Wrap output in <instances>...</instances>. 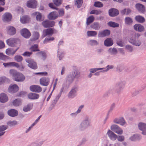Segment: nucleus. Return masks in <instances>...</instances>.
<instances>
[{"mask_svg": "<svg viewBox=\"0 0 146 146\" xmlns=\"http://www.w3.org/2000/svg\"><path fill=\"white\" fill-rule=\"evenodd\" d=\"M39 37V34L38 32H35L33 33V38L31 39V41H35L38 39Z\"/></svg>", "mask_w": 146, "mask_h": 146, "instance_id": "09e8293b", "label": "nucleus"}, {"mask_svg": "<svg viewBox=\"0 0 146 146\" xmlns=\"http://www.w3.org/2000/svg\"><path fill=\"white\" fill-rule=\"evenodd\" d=\"M137 127L141 133L144 136H146V123L139 122L137 124Z\"/></svg>", "mask_w": 146, "mask_h": 146, "instance_id": "20e7f679", "label": "nucleus"}, {"mask_svg": "<svg viewBox=\"0 0 146 146\" xmlns=\"http://www.w3.org/2000/svg\"><path fill=\"white\" fill-rule=\"evenodd\" d=\"M94 6L96 7L100 8L103 7V4L99 1H96L95 2Z\"/></svg>", "mask_w": 146, "mask_h": 146, "instance_id": "4d7b16f0", "label": "nucleus"}, {"mask_svg": "<svg viewBox=\"0 0 146 146\" xmlns=\"http://www.w3.org/2000/svg\"><path fill=\"white\" fill-rule=\"evenodd\" d=\"M108 52L111 55H115L117 54V49L114 48H110L108 50Z\"/></svg>", "mask_w": 146, "mask_h": 146, "instance_id": "a19ab883", "label": "nucleus"}, {"mask_svg": "<svg viewBox=\"0 0 146 146\" xmlns=\"http://www.w3.org/2000/svg\"><path fill=\"white\" fill-rule=\"evenodd\" d=\"M19 41V39L16 38H10L6 40L7 44L10 46H13L15 44Z\"/></svg>", "mask_w": 146, "mask_h": 146, "instance_id": "2eb2a0df", "label": "nucleus"}, {"mask_svg": "<svg viewBox=\"0 0 146 146\" xmlns=\"http://www.w3.org/2000/svg\"><path fill=\"white\" fill-rule=\"evenodd\" d=\"M9 81V79L5 77H0V84Z\"/></svg>", "mask_w": 146, "mask_h": 146, "instance_id": "6e6d98bb", "label": "nucleus"}, {"mask_svg": "<svg viewBox=\"0 0 146 146\" xmlns=\"http://www.w3.org/2000/svg\"><path fill=\"white\" fill-rule=\"evenodd\" d=\"M136 9L139 12H143L145 11V7L143 5L141 4L137 3L135 5Z\"/></svg>", "mask_w": 146, "mask_h": 146, "instance_id": "c9c22d12", "label": "nucleus"}, {"mask_svg": "<svg viewBox=\"0 0 146 146\" xmlns=\"http://www.w3.org/2000/svg\"><path fill=\"white\" fill-rule=\"evenodd\" d=\"M90 119L88 116H85L80 123L79 127L78 129L81 131L85 130L88 127L90 126Z\"/></svg>", "mask_w": 146, "mask_h": 146, "instance_id": "f03ea898", "label": "nucleus"}, {"mask_svg": "<svg viewBox=\"0 0 146 146\" xmlns=\"http://www.w3.org/2000/svg\"><path fill=\"white\" fill-rule=\"evenodd\" d=\"M60 95H57L52 100V103L50 107V109H52L55 106L57 102L59 100L60 97Z\"/></svg>", "mask_w": 146, "mask_h": 146, "instance_id": "bb28decb", "label": "nucleus"}, {"mask_svg": "<svg viewBox=\"0 0 146 146\" xmlns=\"http://www.w3.org/2000/svg\"><path fill=\"white\" fill-rule=\"evenodd\" d=\"M82 0H76L75 4L78 8H79L82 5Z\"/></svg>", "mask_w": 146, "mask_h": 146, "instance_id": "864d4df0", "label": "nucleus"}, {"mask_svg": "<svg viewBox=\"0 0 146 146\" xmlns=\"http://www.w3.org/2000/svg\"><path fill=\"white\" fill-rule=\"evenodd\" d=\"M15 60L17 62H20L23 60V57L19 55H17L14 57Z\"/></svg>", "mask_w": 146, "mask_h": 146, "instance_id": "680f3d73", "label": "nucleus"}, {"mask_svg": "<svg viewBox=\"0 0 146 146\" xmlns=\"http://www.w3.org/2000/svg\"><path fill=\"white\" fill-rule=\"evenodd\" d=\"M29 17L27 16H23L20 18L21 21L23 23H27L29 21Z\"/></svg>", "mask_w": 146, "mask_h": 146, "instance_id": "c03bdc74", "label": "nucleus"}, {"mask_svg": "<svg viewBox=\"0 0 146 146\" xmlns=\"http://www.w3.org/2000/svg\"><path fill=\"white\" fill-rule=\"evenodd\" d=\"M73 77L76 79H78L80 77V71L77 69L76 68L70 73Z\"/></svg>", "mask_w": 146, "mask_h": 146, "instance_id": "f3484780", "label": "nucleus"}, {"mask_svg": "<svg viewBox=\"0 0 146 146\" xmlns=\"http://www.w3.org/2000/svg\"><path fill=\"white\" fill-rule=\"evenodd\" d=\"M135 20L138 22L142 23L144 22L145 19L143 17L140 15L137 16L135 17Z\"/></svg>", "mask_w": 146, "mask_h": 146, "instance_id": "a18cd8bd", "label": "nucleus"}, {"mask_svg": "<svg viewBox=\"0 0 146 146\" xmlns=\"http://www.w3.org/2000/svg\"><path fill=\"white\" fill-rule=\"evenodd\" d=\"M15 11L18 13H21L23 12V9L20 7H17L16 8Z\"/></svg>", "mask_w": 146, "mask_h": 146, "instance_id": "774afa93", "label": "nucleus"}, {"mask_svg": "<svg viewBox=\"0 0 146 146\" xmlns=\"http://www.w3.org/2000/svg\"><path fill=\"white\" fill-rule=\"evenodd\" d=\"M8 100L7 96L5 93H2L0 94V102L4 103L7 102Z\"/></svg>", "mask_w": 146, "mask_h": 146, "instance_id": "a878e982", "label": "nucleus"}, {"mask_svg": "<svg viewBox=\"0 0 146 146\" xmlns=\"http://www.w3.org/2000/svg\"><path fill=\"white\" fill-rule=\"evenodd\" d=\"M30 90L32 92L36 93H39L42 91V88L37 85H33L29 87Z\"/></svg>", "mask_w": 146, "mask_h": 146, "instance_id": "9d476101", "label": "nucleus"}, {"mask_svg": "<svg viewBox=\"0 0 146 146\" xmlns=\"http://www.w3.org/2000/svg\"><path fill=\"white\" fill-rule=\"evenodd\" d=\"M141 91V90H136L133 91L132 92V94L133 96H135L138 94Z\"/></svg>", "mask_w": 146, "mask_h": 146, "instance_id": "69168bd1", "label": "nucleus"}, {"mask_svg": "<svg viewBox=\"0 0 146 146\" xmlns=\"http://www.w3.org/2000/svg\"><path fill=\"white\" fill-rule=\"evenodd\" d=\"M64 56V53L59 49H58L57 51V57L60 60H61Z\"/></svg>", "mask_w": 146, "mask_h": 146, "instance_id": "3c124183", "label": "nucleus"}, {"mask_svg": "<svg viewBox=\"0 0 146 146\" xmlns=\"http://www.w3.org/2000/svg\"><path fill=\"white\" fill-rule=\"evenodd\" d=\"M110 34V31L108 30H105L103 31H99L98 33V37H104L109 35Z\"/></svg>", "mask_w": 146, "mask_h": 146, "instance_id": "dca6fc26", "label": "nucleus"}, {"mask_svg": "<svg viewBox=\"0 0 146 146\" xmlns=\"http://www.w3.org/2000/svg\"><path fill=\"white\" fill-rule=\"evenodd\" d=\"M77 91L76 88H72L68 94V98L69 99H72L75 97L77 96Z\"/></svg>", "mask_w": 146, "mask_h": 146, "instance_id": "0eeeda50", "label": "nucleus"}, {"mask_svg": "<svg viewBox=\"0 0 146 146\" xmlns=\"http://www.w3.org/2000/svg\"><path fill=\"white\" fill-rule=\"evenodd\" d=\"M7 112L8 115L12 117L17 116L18 114V111L14 109L9 110Z\"/></svg>", "mask_w": 146, "mask_h": 146, "instance_id": "2f4dec72", "label": "nucleus"}, {"mask_svg": "<svg viewBox=\"0 0 146 146\" xmlns=\"http://www.w3.org/2000/svg\"><path fill=\"white\" fill-rule=\"evenodd\" d=\"M125 22L126 24L129 25L132 24L133 22V20L131 18L129 17H127L125 18Z\"/></svg>", "mask_w": 146, "mask_h": 146, "instance_id": "8fccbe9b", "label": "nucleus"}, {"mask_svg": "<svg viewBox=\"0 0 146 146\" xmlns=\"http://www.w3.org/2000/svg\"><path fill=\"white\" fill-rule=\"evenodd\" d=\"M134 29L136 31L139 32H141L143 31L144 30V27L141 25L139 24H136L134 25Z\"/></svg>", "mask_w": 146, "mask_h": 146, "instance_id": "473e14b6", "label": "nucleus"}, {"mask_svg": "<svg viewBox=\"0 0 146 146\" xmlns=\"http://www.w3.org/2000/svg\"><path fill=\"white\" fill-rule=\"evenodd\" d=\"M113 121L114 123L120 124L121 125H123L125 123L124 119L122 117L119 118H115L114 119Z\"/></svg>", "mask_w": 146, "mask_h": 146, "instance_id": "5701e85b", "label": "nucleus"}, {"mask_svg": "<svg viewBox=\"0 0 146 146\" xmlns=\"http://www.w3.org/2000/svg\"><path fill=\"white\" fill-rule=\"evenodd\" d=\"M126 84L125 81H121L117 83L116 86L118 88V90L120 91L123 89Z\"/></svg>", "mask_w": 146, "mask_h": 146, "instance_id": "393cba45", "label": "nucleus"}, {"mask_svg": "<svg viewBox=\"0 0 146 146\" xmlns=\"http://www.w3.org/2000/svg\"><path fill=\"white\" fill-rule=\"evenodd\" d=\"M35 55L38 56L40 55L42 56V59L43 60H45L46 58L47 55L46 52L44 51H40L36 53Z\"/></svg>", "mask_w": 146, "mask_h": 146, "instance_id": "7c9ffc66", "label": "nucleus"}, {"mask_svg": "<svg viewBox=\"0 0 146 146\" xmlns=\"http://www.w3.org/2000/svg\"><path fill=\"white\" fill-rule=\"evenodd\" d=\"M54 4L57 6H59L62 3V0H53Z\"/></svg>", "mask_w": 146, "mask_h": 146, "instance_id": "13d9d810", "label": "nucleus"}, {"mask_svg": "<svg viewBox=\"0 0 146 146\" xmlns=\"http://www.w3.org/2000/svg\"><path fill=\"white\" fill-rule=\"evenodd\" d=\"M113 92V89L110 88L109 89L108 91L106 92L103 95L104 98L108 97L110 95L112 94Z\"/></svg>", "mask_w": 146, "mask_h": 146, "instance_id": "37998d69", "label": "nucleus"}, {"mask_svg": "<svg viewBox=\"0 0 146 146\" xmlns=\"http://www.w3.org/2000/svg\"><path fill=\"white\" fill-rule=\"evenodd\" d=\"M125 48L127 50L130 52H132L133 50L132 46L129 45H126L125 46Z\"/></svg>", "mask_w": 146, "mask_h": 146, "instance_id": "0e129e2a", "label": "nucleus"}, {"mask_svg": "<svg viewBox=\"0 0 146 146\" xmlns=\"http://www.w3.org/2000/svg\"><path fill=\"white\" fill-rule=\"evenodd\" d=\"M21 102L19 99H16L13 102V104L15 106H18L21 104Z\"/></svg>", "mask_w": 146, "mask_h": 146, "instance_id": "bf43d9fd", "label": "nucleus"}, {"mask_svg": "<svg viewBox=\"0 0 146 146\" xmlns=\"http://www.w3.org/2000/svg\"><path fill=\"white\" fill-rule=\"evenodd\" d=\"M38 45L36 44H35L31 46L29 49L32 52L39 51L40 50L38 49Z\"/></svg>", "mask_w": 146, "mask_h": 146, "instance_id": "de8ad7c7", "label": "nucleus"}, {"mask_svg": "<svg viewBox=\"0 0 146 146\" xmlns=\"http://www.w3.org/2000/svg\"><path fill=\"white\" fill-rule=\"evenodd\" d=\"M19 90V87L15 84L10 85L8 88V91L11 93H13L17 92Z\"/></svg>", "mask_w": 146, "mask_h": 146, "instance_id": "9b49d317", "label": "nucleus"}, {"mask_svg": "<svg viewBox=\"0 0 146 146\" xmlns=\"http://www.w3.org/2000/svg\"><path fill=\"white\" fill-rule=\"evenodd\" d=\"M110 128L112 131L118 134L121 135L123 133L122 129L117 125H112Z\"/></svg>", "mask_w": 146, "mask_h": 146, "instance_id": "423d86ee", "label": "nucleus"}, {"mask_svg": "<svg viewBox=\"0 0 146 146\" xmlns=\"http://www.w3.org/2000/svg\"><path fill=\"white\" fill-rule=\"evenodd\" d=\"M7 124L10 126H12L17 124V122L15 121H9L7 123Z\"/></svg>", "mask_w": 146, "mask_h": 146, "instance_id": "e2e57ef3", "label": "nucleus"}, {"mask_svg": "<svg viewBox=\"0 0 146 146\" xmlns=\"http://www.w3.org/2000/svg\"><path fill=\"white\" fill-rule=\"evenodd\" d=\"M141 137L139 134H134L131 135L129 137V139L132 141H136L141 139Z\"/></svg>", "mask_w": 146, "mask_h": 146, "instance_id": "b1692460", "label": "nucleus"}, {"mask_svg": "<svg viewBox=\"0 0 146 146\" xmlns=\"http://www.w3.org/2000/svg\"><path fill=\"white\" fill-rule=\"evenodd\" d=\"M58 16L56 12H52L48 15V18L50 20H54L56 19Z\"/></svg>", "mask_w": 146, "mask_h": 146, "instance_id": "f704fd0d", "label": "nucleus"}, {"mask_svg": "<svg viewBox=\"0 0 146 146\" xmlns=\"http://www.w3.org/2000/svg\"><path fill=\"white\" fill-rule=\"evenodd\" d=\"M114 68V66L113 65H107L106 68H105V69L104 70L101 71H100V72L104 73L105 72H106L108 71V70L110 69H112L113 68Z\"/></svg>", "mask_w": 146, "mask_h": 146, "instance_id": "603ef678", "label": "nucleus"}, {"mask_svg": "<svg viewBox=\"0 0 146 146\" xmlns=\"http://www.w3.org/2000/svg\"><path fill=\"white\" fill-rule=\"evenodd\" d=\"M12 18L11 14L8 13H5L3 16V20L4 21L8 22L10 21Z\"/></svg>", "mask_w": 146, "mask_h": 146, "instance_id": "412c9836", "label": "nucleus"}, {"mask_svg": "<svg viewBox=\"0 0 146 146\" xmlns=\"http://www.w3.org/2000/svg\"><path fill=\"white\" fill-rule=\"evenodd\" d=\"M87 42L88 44L92 46H97L99 44V43L97 41L93 39L89 40Z\"/></svg>", "mask_w": 146, "mask_h": 146, "instance_id": "e433bc0d", "label": "nucleus"}, {"mask_svg": "<svg viewBox=\"0 0 146 146\" xmlns=\"http://www.w3.org/2000/svg\"><path fill=\"white\" fill-rule=\"evenodd\" d=\"M39 95L37 94L31 93L28 95L29 99L31 100H35L38 99L39 97Z\"/></svg>", "mask_w": 146, "mask_h": 146, "instance_id": "c756f323", "label": "nucleus"}, {"mask_svg": "<svg viewBox=\"0 0 146 146\" xmlns=\"http://www.w3.org/2000/svg\"><path fill=\"white\" fill-rule=\"evenodd\" d=\"M90 27L91 28L95 30H98L100 29V26L99 23L96 22H94L90 26Z\"/></svg>", "mask_w": 146, "mask_h": 146, "instance_id": "72a5a7b5", "label": "nucleus"}, {"mask_svg": "<svg viewBox=\"0 0 146 146\" xmlns=\"http://www.w3.org/2000/svg\"><path fill=\"white\" fill-rule=\"evenodd\" d=\"M43 144L42 141L34 143L32 144V146H41Z\"/></svg>", "mask_w": 146, "mask_h": 146, "instance_id": "338daca9", "label": "nucleus"}, {"mask_svg": "<svg viewBox=\"0 0 146 146\" xmlns=\"http://www.w3.org/2000/svg\"><path fill=\"white\" fill-rule=\"evenodd\" d=\"M94 20V17L93 15L88 17L87 19L86 23L87 25H90L92 23Z\"/></svg>", "mask_w": 146, "mask_h": 146, "instance_id": "79ce46f5", "label": "nucleus"}, {"mask_svg": "<svg viewBox=\"0 0 146 146\" xmlns=\"http://www.w3.org/2000/svg\"><path fill=\"white\" fill-rule=\"evenodd\" d=\"M42 24L44 27L48 28L54 26V25L55 22L54 21L45 20L42 23Z\"/></svg>", "mask_w": 146, "mask_h": 146, "instance_id": "6e6552de", "label": "nucleus"}, {"mask_svg": "<svg viewBox=\"0 0 146 146\" xmlns=\"http://www.w3.org/2000/svg\"><path fill=\"white\" fill-rule=\"evenodd\" d=\"M109 14L110 16L111 17H113L118 15L119 11L116 9L112 8L109 10Z\"/></svg>", "mask_w": 146, "mask_h": 146, "instance_id": "4be33fe9", "label": "nucleus"}, {"mask_svg": "<svg viewBox=\"0 0 146 146\" xmlns=\"http://www.w3.org/2000/svg\"><path fill=\"white\" fill-rule=\"evenodd\" d=\"M36 1L35 0H31L28 1L27 5L29 8H35L36 6Z\"/></svg>", "mask_w": 146, "mask_h": 146, "instance_id": "a211bd4d", "label": "nucleus"}, {"mask_svg": "<svg viewBox=\"0 0 146 146\" xmlns=\"http://www.w3.org/2000/svg\"><path fill=\"white\" fill-rule=\"evenodd\" d=\"M26 61L28 63L27 66L29 68L33 69H36L38 68L36 63L33 60L27 59Z\"/></svg>", "mask_w": 146, "mask_h": 146, "instance_id": "39448f33", "label": "nucleus"}, {"mask_svg": "<svg viewBox=\"0 0 146 146\" xmlns=\"http://www.w3.org/2000/svg\"><path fill=\"white\" fill-rule=\"evenodd\" d=\"M40 84L43 86H47L49 82V79L48 78L43 77L40 80Z\"/></svg>", "mask_w": 146, "mask_h": 146, "instance_id": "6ab92c4d", "label": "nucleus"}, {"mask_svg": "<svg viewBox=\"0 0 146 146\" xmlns=\"http://www.w3.org/2000/svg\"><path fill=\"white\" fill-rule=\"evenodd\" d=\"M7 33L10 35H13L16 32L15 29L13 26H9L7 27Z\"/></svg>", "mask_w": 146, "mask_h": 146, "instance_id": "aec40b11", "label": "nucleus"}, {"mask_svg": "<svg viewBox=\"0 0 146 146\" xmlns=\"http://www.w3.org/2000/svg\"><path fill=\"white\" fill-rule=\"evenodd\" d=\"M140 36L139 33H135L131 36H130L128 39L129 43L133 45L136 46H139L141 45V40L138 39Z\"/></svg>", "mask_w": 146, "mask_h": 146, "instance_id": "7ed1b4c3", "label": "nucleus"}, {"mask_svg": "<svg viewBox=\"0 0 146 146\" xmlns=\"http://www.w3.org/2000/svg\"><path fill=\"white\" fill-rule=\"evenodd\" d=\"M9 74L14 80L18 82L23 81L25 79V76L21 73L18 72L15 70L11 69L9 71Z\"/></svg>", "mask_w": 146, "mask_h": 146, "instance_id": "f257e3e1", "label": "nucleus"}, {"mask_svg": "<svg viewBox=\"0 0 146 146\" xmlns=\"http://www.w3.org/2000/svg\"><path fill=\"white\" fill-rule=\"evenodd\" d=\"M9 57L7 56L4 55L2 53H0V59L5 60L8 59Z\"/></svg>", "mask_w": 146, "mask_h": 146, "instance_id": "052dcab7", "label": "nucleus"}, {"mask_svg": "<svg viewBox=\"0 0 146 146\" xmlns=\"http://www.w3.org/2000/svg\"><path fill=\"white\" fill-rule=\"evenodd\" d=\"M107 134L110 139L112 141L116 140L117 138V135L110 130H108Z\"/></svg>", "mask_w": 146, "mask_h": 146, "instance_id": "ddd939ff", "label": "nucleus"}, {"mask_svg": "<svg viewBox=\"0 0 146 146\" xmlns=\"http://www.w3.org/2000/svg\"><path fill=\"white\" fill-rule=\"evenodd\" d=\"M33 105L32 104H29L25 106L23 108V110L25 112H27L30 110L32 108Z\"/></svg>", "mask_w": 146, "mask_h": 146, "instance_id": "58836bf2", "label": "nucleus"}, {"mask_svg": "<svg viewBox=\"0 0 146 146\" xmlns=\"http://www.w3.org/2000/svg\"><path fill=\"white\" fill-rule=\"evenodd\" d=\"M33 15L36 16V19L37 21H42V15L39 12H35L33 14Z\"/></svg>", "mask_w": 146, "mask_h": 146, "instance_id": "ea45409f", "label": "nucleus"}, {"mask_svg": "<svg viewBox=\"0 0 146 146\" xmlns=\"http://www.w3.org/2000/svg\"><path fill=\"white\" fill-rule=\"evenodd\" d=\"M97 35V32L95 31H88L87 32V35L88 36H95Z\"/></svg>", "mask_w": 146, "mask_h": 146, "instance_id": "4c0bfd02", "label": "nucleus"}, {"mask_svg": "<svg viewBox=\"0 0 146 146\" xmlns=\"http://www.w3.org/2000/svg\"><path fill=\"white\" fill-rule=\"evenodd\" d=\"M57 31L55 30H53L52 28L47 29L44 30L43 31V35L44 36L48 35H51L54 33H56Z\"/></svg>", "mask_w": 146, "mask_h": 146, "instance_id": "f8f14e48", "label": "nucleus"}, {"mask_svg": "<svg viewBox=\"0 0 146 146\" xmlns=\"http://www.w3.org/2000/svg\"><path fill=\"white\" fill-rule=\"evenodd\" d=\"M74 79L75 78L70 73L68 74L66 78V84L70 86L73 82Z\"/></svg>", "mask_w": 146, "mask_h": 146, "instance_id": "4468645a", "label": "nucleus"}, {"mask_svg": "<svg viewBox=\"0 0 146 146\" xmlns=\"http://www.w3.org/2000/svg\"><path fill=\"white\" fill-rule=\"evenodd\" d=\"M108 24V26L113 28L118 27L119 26V24L112 21L109 22Z\"/></svg>", "mask_w": 146, "mask_h": 146, "instance_id": "49530a36", "label": "nucleus"}, {"mask_svg": "<svg viewBox=\"0 0 146 146\" xmlns=\"http://www.w3.org/2000/svg\"><path fill=\"white\" fill-rule=\"evenodd\" d=\"M104 44L106 46H110L113 44V41L111 38H108L105 40Z\"/></svg>", "mask_w": 146, "mask_h": 146, "instance_id": "cd10ccee", "label": "nucleus"}, {"mask_svg": "<svg viewBox=\"0 0 146 146\" xmlns=\"http://www.w3.org/2000/svg\"><path fill=\"white\" fill-rule=\"evenodd\" d=\"M102 13L100 10H93L90 13L91 14L99 15Z\"/></svg>", "mask_w": 146, "mask_h": 146, "instance_id": "5fc2aeb1", "label": "nucleus"}, {"mask_svg": "<svg viewBox=\"0 0 146 146\" xmlns=\"http://www.w3.org/2000/svg\"><path fill=\"white\" fill-rule=\"evenodd\" d=\"M21 35L24 38H29L31 35V33L27 29H22L20 31Z\"/></svg>", "mask_w": 146, "mask_h": 146, "instance_id": "1a4fd4ad", "label": "nucleus"}, {"mask_svg": "<svg viewBox=\"0 0 146 146\" xmlns=\"http://www.w3.org/2000/svg\"><path fill=\"white\" fill-rule=\"evenodd\" d=\"M18 48L14 50L12 48H9L7 49L6 50V53L8 55H13L17 50L18 49Z\"/></svg>", "mask_w": 146, "mask_h": 146, "instance_id": "c85d7f7f", "label": "nucleus"}]
</instances>
